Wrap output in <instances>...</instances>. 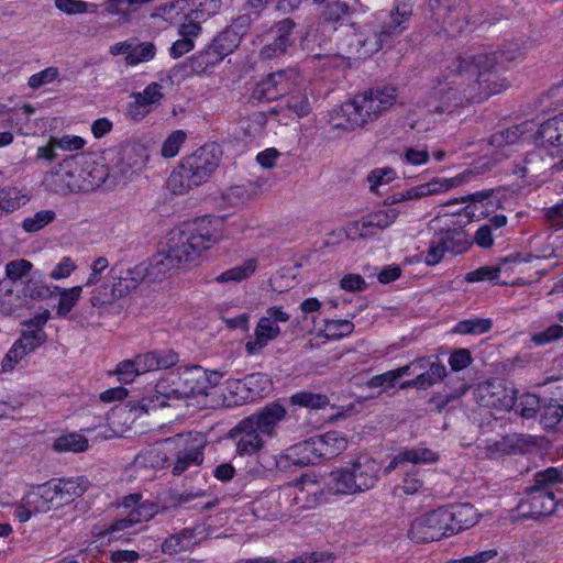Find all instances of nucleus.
I'll use <instances>...</instances> for the list:
<instances>
[{"label":"nucleus","instance_id":"59","mask_svg":"<svg viewBox=\"0 0 563 563\" xmlns=\"http://www.w3.org/2000/svg\"><path fill=\"white\" fill-rule=\"evenodd\" d=\"M32 267V263L26 260H14L5 265V276L11 282H16L25 277L31 272Z\"/></svg>","mask_w":563,"mask_h":563},{"label":"nucleus","instance_id":"43","mask_svg":"<svg viewBox=\"0 0 563 563\" xmlns=\"http://www.w3.org/2000/svg\"><path fill=\"white\" fill-rule=\"evenodd\" d=\"M290 402L294 406L321 409L329 405L330 400L325 395L320 393H312L310 390H301L290 397Z\"/></svg>","mask_w":563,"mask_h":563},{"label":"nucleus","instance_id":"52","mask_svg":"<svg viewBox=\"0 0 563 563\" xmlns=\"http://www.w3.org/2000/svg\"><path fill=\"white\" fill-rule=\"evenodd\" d=\"M56 219L53 210H41L32 217L25 218L22 222V229L27 233H35Z\"/></svg>","mask_w":563,"mask_h":563},{"label":"nucleus","instance_id":"7","mask_svg":"<svg viewBox=\"0 0 563 563\" xmlns=\"http://www.w3.org/2000/svg\"><path fill=\"white\" fill-rule=\"evenodd\" d=\"M110 273L111 283L98 285L90 292L89 301L93 308L108 310L119 299L137 288L129 268L117 274L115 268L112 267Z\"/></svg>","mask_w":563,"mask_h":563},{"label":"nucleus","instance_id":"53","mask_svg":"<svg viewBox=\"0 0 563 563\" xmlns=\"http://www.w3.org/2000/svg\"><path fill=\"white\" fill-rule=\"evenodd\" d=\"M541 423L544 429L554 428L563 417V404H559L556 400L551 399L548 404H544L541 408Z\"/></svg>","mask_w":563,"mask_h":563},{"label":"nucleus","instance_id":"19","mask_svg":"<svg viewBox=\"0 0 563 563\" xmlns=\"http://www.w3.org/2000/svg\"><path fill=\"white\" fill-rule=\"evenodd\" d=\"M519 507L525 517L539 518L550 516L556 508L554 493L539 486L531 487Z\"/></svg>","mask_w":563,"mask_h":563},{"label":"nucleus","instance_id":"35","mask_svg":"<svg viewBox=\"0 0 563 563\" xmlns=\"http://www.w3.org/2000/svg\"><path fill=\"white\" fill-rule=\"evenodd\" d=\"M313 95L307 85L300 88L297 92L290 91L285 101L286 108L295 113L298 118L308 115L312 110Z\"/></svg>","mask_w":563,"mask_h":563},{"label":"nucleus","instance_id":"61","mask_svg":"<svg viewBox=\"0 0 563 563\" xmlns=\"http://www.w3.org/2000/svg\"><path fill=\"white\" fill-rule=\"evenodd\" d=\"M23 294L33 300H43L53 296L54 288L31 279L24 285Z\"/></svg>","mask_w":563,"mask_h":563},{"label":"nucleus","instance_id":"9","mask_svg":"<svg viewBox=\"0 0 563 563\" xmlns=\"http://www.w3.org/2000/svg\"><path fill=\"white\" fill-rule=\"evenodd\" d=\"M432 16L448 34L462 33L468 25V12L465 0H435Z\"/></svg>","mask_w":563,"mask_h":563},{"label":"nucleus","instance_id":"47","mask_svg":"<svg viewBox=\"0 0 563 563\" xmlns=\"http://www.w3.org/2000/svg\"><path fill=\"white\" fill-rule=\"evenodd\" d=\"M224 57L217 48L210 43L205 49L198 52L191 57L194 68L199 71H205L208 67H213L219 64Z\"/></svg>","mask_w":563,"mask_h":563},{"label":"nucleus","instance_id":"57","mask_svg":"<svg viewBox=\"0 0 563 563\" xmlns=\"http://www.w3.org/2000/svg\"><path fill=\"white\" fill-rule=\"evenodd\" d=\"M25 203V197L21 196L16 190H1L0 191V217L2 212L10 213L19 209Z\"/></svg>","mask_w":563,"mask_h":563},{"label":"nucleus","instance_id":"51","mask_svg":"<svg viewBox=\"0 0 563 563\" xmlns=\"http://www.w3.org/2000/svg\"><path fill=\"white\" fill-rule=\"evenodd\" d=\"M163 86L157 82H151L142 92L132 95L135 104L139 107H147L158 104L164 97Z\"/></svg>","mask_w":563,"mask_h":563},{"label":"nucleus","instance_id":"8","mask_svg":"<svg viewBox=\"0 0 563 563\" xmlns=\"http://www.w3.org/2000/svg\"><path fill=\"white\" fill-rule=\"evenodd\" d=\"M409 534L417 542H431L451 536L445 507H440L417 518L411 523Z\"/></svg>","mask_w":563,"mask_h":563},{"label":"nucleus","instance_id":"62","mask_svg":"<svg viewBox=\"0 0 563 563\" xmlns=\"http://www.w3.org/2000/svg\"><path fill=\"white\" fill-rule=\"evenodd\" d=\"M114 374L121 384H131L141 375L133 360H125L117 365Z\"/></svg>","mask_w":563,"mask_h":563},{"label":"nucleus","instance_id":"28","mask_svg":"<svg viewBox=\"0 0 563 563\" xmlns=\"http://www.w3.org/2000/svg\"><path fill=\"white\" fill-rule=\"evenodd\" d=\"M295 27V22L290 19H285L280 21L276 29L273 31L274 40L271 43H267L261 49V56L265 59H271L273 57H277L284 54L289 46L292 45L294 41L290 37V34Z\"/></svg>","mask_w":563,"mask_h":563},{"label":"nucleus","instance_id":"22","mask_svg":"<svg viewBox=\"0 0 563 563\" xmlns=\"http://www.w3.org/2000/svg\"><path fill=\"white\" fill-rule=\"evenodd\" d=\"M474 176L473 170L464 172L453 178H434L429 183H424L421 185H418L416 187H412L406 191H402L404 194V200H412L418 199L421 197H427L430 195H438L444 191H448L454 187H457L466 181H470L471 178Z\"/></svg>","mask_w":563,"mask_h":563},{"label":"nucleus","instance_id":"34","mask_svg":"<svg viewBox=\"0 0 563 563\" xmlns=\"http://www.w3.org/2000/svg\"><path fill=\"white\" fill-rule=\"evenodd\" d=\"M519 254H512L506 256L497 263L495 266H482L475 271H472L466 274L465 280L468 283H476L483 280H496L503 271H507V265L509 263H518Z\"/></svg>","mask_w":563,"mask_h":563},{"label":"nucleus","instance_id":"33","mask_svg":"<svg viewBox=\"0 0 563 563\" xmlns=\"http://www.w3.org/2000/svg\"><path fill=\"white\" fill-rule=\"evenodd\" d=\"M527 445L526 439L517 433L509 434L486 446V456L498 459L506 454L523 452Z\"/></svg>","mask_w":563,"mask_h":563},{"label":"nucleus","instance_id":"63","mask_svg":"<svg viewBox=\"0 0 563 563\" xmlns=\"http://www.w3.org/2000/svg\"><path fill=\"white\" fill-rule=\"evenodd\" d=\"M563 338V327L560 324H552L543 331L537 332L531 336V341L536 345H545Z\"/></svg>","mask_w":563,"mask_h":563},{"label":"nucleus","instance_id":"46","mask_svg":"<svg viewBox=\"0 0 563 563\" xmlns=\"http://www.w3.org/2000/svg\"><path fill=\"white\" fill-rule=\"evenodd\" d=\"M406 459V463L413 465H429L435 464L440 456L437 452L429 448H411L401 449Z\"/></svg>","mask_w":563,"mask_h":563},{"label":"nucleus","instance_id":"38","mask_svg":"<svg viewBox=\"0 0 563 563\" xmlns=\"http://www.w3.org/2000/svg\"><path fill=\"white\" fill-rule=\"evenodd\" d=\"M437 235L443 242V245L448 252L460 254L463 253L468 246L466 234L461 229H441L439 232H437Z\"/></svg>","mask_w":563,"mask_h":563},{"label":"nucleus","instance_id":"49","mask_svg":"<svg viewBox=\"0 0 563 563\" xmlns=\"http://www.w3.org/2000/svg\"><path fill=\"white\" fill-rule=\"evenodd\" d=\"M256 269V261L251 258L243 264L232 267L217 277V282H241L251 276Z\"/></svg>","mask_w":563,"mask_h":563},{"label":"nucleus","instance_id":"14","mask_svg":"<svg viewBox=\"0 0 563 563\" xmlns=\"http://www.w3.org/2000/svg\"><path fill=\"white\" fill-rule=\"evenodd\" d=\"M302 485V476L295 484L283 489H272L264 494L257 501V507L267 508V516L275 518L282 515L284 506H295L297 510L312 509L313 507H306L305 501L296 498Z\"/></svg>","mask_w":563,"mask_h":563},{"label":"nucleus","instance_id":"21","mask_svg":"<svg viewBox=\"0 0 563 563\" xmlns=\"http://www.w3.org/2000/svg\"><path fill=\"white\" fill-rule=\"evenodd\" d=\"M231 437L236 439V452L240 455H252L264 446V434L260 432L247 417L242 419L232 430Z\"/></svg>","mask_w":563,"mask_h":563},{"label":"nucleus","instance_id":"13","mask_svg":"<svg viewBox=\"0 0 563 563\" xmlns=\"http://www.w3.org/2000/svg\"><path fill=\"white\" fill-rule=\"evenodd\" d=\"M166 445L176 451V461L173 468L175 475H180L190 466L202 463L201 444L191 434H177L164 441Z\"/></svg>","mask_w":563,"mask_h":563},{"label":"nucleus","instance_id":"48","mask_svg":"<svg viewBox=\"0 0 563 563\" xmlns=\"http://www.w3.org/2000/svg\"><path fill=\"white\" fill-rule=\"evenodd\" d=\"M529 124V122H525L520 125H515L493 134L490 137V144L497 147L507 144H515L522 137Z\"/></svg>","mask_w":563,"mask_h":563},{"label":"nucleus","instance_id":"42","mask_svg":"<svg viewBox=\"0 0 563 563\" xmlns=\"http://www.w3.org/2000/svg\"><path fill=\"white\" fill-rule=\"evenodd\" d=\"M87 178L81 180V191H91L100 187L108 177V170L104 165L88 159L86 165Z\"/></svg>","mask_w":563,"mask_h":563},{"label":"nucleus","instance_id":"2","mask_svg":"<svg viewBox=\"0 0 563 563\" xmlns=\"http://www.w3.org/2000/svg\"><path fill=\"white\" fill-rule=\"evenodd\" d=\"M380 464L369 455L362 454L342 467L317 478L302 476V485L297 499L306 507H317L328 500L329 496H347L367 492L379 481Z\"/></svg>","mask_w":563,"mask_h":563},{"label":"nucleus","instance_id":"5","mask_svg":"<svg viewBox=\"0 0 563 563\" xmlns=\"http://www.w3.org/2000/svg\"><path fill=\"white\" fill-rule=\"evenodd\" d=\"M220 163V148L217 144H206L183 158L179 166L168 177V188L177 195L206 183Z\"/></svg>","mask_w":563,"mask_h":563},{"label":"nucleus","instance_id":"1","mask_svg":"<svg viewBox=\"0 0 563 563\" xmlns=\"http://www.w3.org/2000/svg\"><path fill=\"white\" fill-rule=\"evenodd\" d=\"M497 55L455 56L438 76L426 102L430 113L451 114L457 108L482 102L508 87L497 77Z\"/></svg>","mask_w":563,"mask_h":563},{"label":"nucleus","instance_id":"54","mask_svg":"<svg viewBox=\"0 0 563 563\" xmlns=\"http://www.w3.org/2000/svg\"><path fill=\"white\" fill-rule=\"evenodd\" d=\"M424 481L421 472L416 468L407 471L398 485V488L406 495H415L422 490Z\"/></svg>","mask_w":563,"mask_h":563},{"label":"nucleus","instance_id":"40","mask_svg":"<svg viewBox=\"0 0 563 563\" xmlns=\"http://www.w3.org/2000/svg\"><path fill=\"white\" fill-rule=\"evenodd\" d=\"M195 543L194 531L185 529L180 533L167 538L162 544V551L166 554H176L187 551Z\"/></svg>","mask_w":563,"mask_h":563},{"label":"nucleus","instance_id":"25","mask_svg":"<svg viewBox=\"0 0 563 563\" xmlns=\"http://www.w3.org/2000/svg\"><path fill=\"white\" fill-rule=\"evenodd\" d=\"M286 409L282 405L272 404L247 418L262 434L273 438L277 433L279 423L286 418Z\"/></svg>","mask_w":563,"mask_h":563},{"label":"nucleus","instance_id":"32","mask_svg":"<svg viewBox=\"0 0 563 563\" xmlns=\"http://www.w3.org/2000/svg\"><path fill=\"white\" fill-rule=\"evenodd\" d=\"M280 334V328L272 324L261 318L255 327L254 339L245 343V351L249 355L260 353L269 341L275 340Z\"/></svg>","mask_w":563,"mask_h":563},{"label":"nucleus","instance_id":"44","mask_svg":"<svg viewBox=\"0 0 563 563\" xmlns=\"http://www.w3.org/2000/svg\"><path fill=\"white\" fill-rule=\"evenodd\" d=\"M156 55V46L152 42L134 43L132 41L131 51L129 56H125L128 65L136 66L141 63L152 60Z\"/></svg>","mask_w":563,"mask_h":563},{"label":"nucleus","instance_id":"41","mask_svg":"<svg viewBox=\"0 0 563 563\" xmlns=\"http://www.w3.org/2000/svg\"><path fill=\"white\" fill-rule=\"evenodd\" d=\"M88 440L78 433H68L58 437L53 444L56 452H84L88 449Z\"/></svg>","mask_w":563,"mask_h":563},{"label":"nucleus","instance_id":"10","mask_svg":"<svg viewBox=\"0 0 563 563\" xmlns=\"http://www.w3.org/2000/svg\"><path fill=\"white\" fill-rule=\"evenodd\" d=\"M180 267L172 258V256L162 247L154 254L148 262L141 263L132 268H129L136 286L146 280L150 283L162 282L170 277Z\"/></svg>","mask_w":563,"mask_h":563},{"label":"nucleus","instance_id":"27","mask_svg":"<svg viewBox=\"0 0 563 563\" xmlns=\"http://www.w3.org/2000/svg\"><path fill=\"white\" fill-rule=\"evenodd\" d=\"M183 397L177 389H172L169 393L162 394L157 389H147V394L142 397L137 402H130L131 410L148 413L164 407H178Z\"/></svg>","mask_w":563,"mask_h":563},{"label":"nucleus","instance_id":"18","mask_svg":"<svg viewBox=\"0 0 563 563\" xmlns=\"http://www.w3.org/2000/svg\"><path fill=\"white\" fill-rule=\"evenodd\" d=\"M140 499L139 495H130L124 498L123 507L130 510L124 518L119 519L111 526L110 532L125 530L154 517L157 512V506L147 500L140 503Z\"/></svg>","mask_w":563,"mask_h":563},{"label":"nucleus","instance_id":"39","mask_svg":"<svg viewBox=\"0 0 563 563\" xmlns=\"http://www.w3.org/2000/svg\"><path fill=\"white\" fill-rule=\"evenodd\" d=\"M84 286H75L71 288L60 289L54 286V290L59 292V300L56 309V314L59 318H66L71 309L77 305L81 297Z\"/></svg>","mask_w":563,"mask_h":563},{"label":"nucleus","instance_id":"60","mask_svg":"<svg viewBox=\"0 0 563 563\" xmlns=\"http://www.w3.org/2000/svg\"><path fill=\"white\" fill-rule=\"evenodd\" d=\"M186 140V134L181 130L174 131L163 143L161 153L164 157L169 158L177 155L180 146Z\"/></svg>","mask_w":563,"mask_h":563},{"label":"nucleus","instance_id":"55","mask_svg":"<svg viewBox=\"0 0 563 563\" xmlns=\"http://www.w3.org/2000/svg\"><path fill=\"white\" fill-rule=\"evenodd\" d=\"M221 7V0H192L191 18L205 21L217 14Z\"/></svg>","mask_w":563,"mask_h":563},{"label":"nucleus","instance_id":"4","mask_svg":"<svg viewBox=\"0 0 563 563\" xmlns=\"http://www.w3.org/2000/svg\"><path fill=\"white\" fill-rule=\"evenodd\" d=\"M396 89L393 87L369 89L362 95H357L340 107L338 112V119L340 120L334 123V126L344 130L364 128L390 109L396 101Z\"/></svg>","mask_w":563,"mask_h":563},{"label":"nucleus","instance_id":"37","mask_svg":"<svg viewBox=\"0 0 563 563\" xmlns=\"http://www.w3.org/2000/svg\"><path fill=\"white\" fill-rule=\"evenodd\" d=\"M241 41V33L236 31L235 25H231L217 35L211 44L213 48H217L219 53L225 57L239 47Z\"/></svg>","mask_w":563,"mask_h":563},{"label":"nucleus","instance_id":"12","mask_svg":"<svg viewBox=\"0 0 563 563\" xmlns=\"http://www.w3.org/2000/svg\"><path fill=\"white\" fill-rule=\"evenodd\" d=\"M391 40L382 23H369L361 31L351 35L349 47L351 52L357 54L358 57L366 58L378 52L384 44H387Z\"/></svg>","mask_w":563,"mask_h":563},{"label":"nucleus","instance_id":"24","mask_svg":"<svg viewBox=\"0 0 563 563\" xmlns=\"http://www.w3.org/2000/svg\"><path fill=\"white\" fill-rule=\"evenodd\" d=\"M537 143L551 155L563 150V112L542 123L537 132Z\"/></svg>","mask_w":563,"mask_h":563},{"label":"nucleus","instance_id":"20","mask_svg":"<svg viewBox=\"0 0 563 563\" xmlns=\"http://www.w3.org/2000/svg\"><path fill=\"white\" fill-rule=\"evenodd\" d=\"M399 213L400 211L396 208L377 210L351 223L350 230H355L358 238L366 239L390 227Z\"/></svg>","mask_w":563,"mask_h":563},{"label":"nucleus","instance_id":"56","mask_svg":"<svg viewBox=\"0 0 563 563\" xmlns=\"http://www.w3.org/2000/svg\"><path fill=\"white\" fill-rule=\"evenodd\" d=\"M490 54L497 55V77H499V70L501 69V65L499 63V58H503L507 62H517L522 59L526 55V47L522 43L519 42H510L504 46L500 52H492Z\"/></svg>","mask_w":563,"mask_h":563},{"label":"nucleus","instance_id":"6","mask_svg":"<svg viewBox=\"0 0 563 563\" xmlns=\"http://www.w3.org/2000/svg\"><path fill=\"white\" fill-rule=\"evenodd\" d=\"M405 375H416V378L401 384L400 387L433 386L442 383L446 376V367L440 361L420 357L397 369L372 377L368 387H393L395 382Z\"/></svg>","mask_w":563,"mask_h":563},{"label":"nucleus","instance_id":"36","mask_svg":"<svg viewBox=\"0 0 563 563\" xmlns=\"http://www.w3.org/2000/svg\"><path fill=\"white\" fill-rule=\"evenodd\" d=\"M145 164L143 150L137 146H126L121 152L118 168L123 177H129L140 170Z\"/></svg>","mask_w":563,"mask_h":563},{"label":"nucleus","instance_id":"17","mask_svg":"<svg viewBox=\"0 0 563 563\" xmlns=\"http://www.w3.org/2000/svg\"><path fill=\"white\" fill-rule=\"evenodd\" d=\"M321 462L319 456L317 442L313 438L297 443L290 446L285 454L274 457V463H266V467L272 470L276 467L283 470L288 467L290 464L297 466H306L310 464H318Z\"/></svg>","mask_w":563,"mask_h":563},{"label":"nucleus","instance_id":"30","mask_svg":"<svg viewBox=\"0 0 563 563\" xmlns=\"http://www.w3.org/2000/svg\"><path fill=\"white\" fill-rule=\"evenodd\" d=\"M413 4L410 0L398 1L389 12V21L382 24L391 38L399 36L406 29L407 22L412 15Z\"/></svg>","mask_w":563,"mask_h":563},{"label":"nucleus","instance_id":"15","mask_svg":"<svg viewBox=\"0 0 563 563\" xmlns=\"http://www.w3.org/2000/svg\"><path fill=\"white\" fill-rule=\"evenodd\" d=\"M54 503V493L48 483L37 486L22 497L21 501L16 505L15 517L20 522H26L33 515L57 508Z\"/></svg>","mask_w":563,"mask_h":563},{"label":"nucleus","instance_id":"11","mask_svg":"<svg viewBox=\"0 0 563 563\" xmlns=\"http://www.w3.org/2000/svg\"><path fill=\"white\" fill-rule=\"evenodd\" d=\"M77 156L66 157L45 176L44 185L48 190L59 195L81 191V181L76 175L79 170Z\"/></svg>","mask_w":563,"mask_h":563},{"label":"nucleus","instance_id":"3","mask_svg":"<svg viewBox=\"0 0 563 563\" xmlns=\"http://www.w3.org/2000/svg\"><path fill=\"white\" fill-rule=\"evenodd\" d=\"M222 224L223 221L220 218L195 219L172 230L163 247L181 268L220 241Z\"/></svg>","mask_w":563,"mask_h":563},{"label":"nucleus","instance_id":"50","mask_svg":"<svg viewBox=\"0 0 563 563\" xmlns=\"http://www.w3.org/2000/svg\"><path fill=\"white\" fill-rule=\"evenodd\" d=\"M490 319H466L456 323L452 329V333L455 334H483L492 329Z\"/></svg>","mask_w":563,"mask_h":563},{"label":"nucleus","instance_id":"23","mask_svg":"<svg viewBox=\"0 0 563 563\" xmlns=\"http://www.w3.org/2000/svg\"><path fill=\"white\" fill-rule=\"evenodd\" d=\"M212 393H208L207 389H190L194 397H209L213 396L216 399L210 404L211 407L223 406L232 408L235 406H242L249 402H253L257 398V394L253 393V389H210Z\"/></svg>","mask_w":563,"mask_h":563},{"label":"nucleus","instance_id":"29","mask_svg":"<svg viewBox=\"0 0 563 563\" xmlns=\"http://www.w3.org/2000/svg\"><path fill=\"white\" fill-rule=\"evenodd\" d=\"M445 509L452 534L473 527L479 519L478 511L470 504L452 505Z\"/></svg>","mask_w":563,"mask_h":563},{"label":"nucleus","instance_id":"45","mask_svg":"<svg viewBox=\"0 0 563 563\" xmlns=\"http://www.w3.org/2000/svg\"><path fill=\"white\" fill-rule=\"evenodd\" d=\"M516 404L512 407L517 413L522 416L523 418H531L534 416L537 410H540V399L536 394L532 393H523L520 396H517V391H515Z\"/></svg>","mask_w":563,"mask_h":563},{"label":"nucleus","instance_id":"64","mask_svg":"<svg viewBox=\"0 0 563 563\" xmlns=\"http://www.w3.org/2000/svg\"><path fill=\"white\" fill-rule=\"evenodd\" d=\"M538 485L563 483V464L560 467H548L534 475Z\"/></svg>","mask_w":563,"mask_h":563},{"label":"nucleus","instance_id":"31","mask_svg":"<svg viewBox=\"0 0 563 563\" xmlns=\"http://www.w3.org/2000/svg\"><path fill=\"white\" fill-rule=\"evenodd\" d=\"M319 456L328 460L338 456L347 448V438L340 431H329L314 437Z\"/></svg>","mask_w":563,"mask_h":563},{"label":"nucleus","instance_id":"58","mask_svg":"<svg viewBox=\"0 0 563 563\" xmlns=\"http://www.w3.org/2000/svg\"><path fill=\"white\" fill-rule=\"evenodd\" d=\"M59 76V70L57 67L51 66L45 68L44 70L32 75L27 79V86L33 89H40L41 87L55 81Z\"/></svg>","mask_w":563,"mask_h":563},{"label":"nucleus","instance_id":"26","mask_svg":"<svg viewBox=\"0 0 563 563\" xmlns=\"http://www.w3.org/2000/svg\"><path fill=\"white\" fill-rule=\"evenodd\" d=\"M48 485L54 493V504L58 508L81 496L88 489L89 481L84 476H79L76 478L51 482Z\"/></svg>","mask_w":563,"mask_h":563},{"label":"nucleus","instance_id":"16","mask_svg":"<svg viewBox=\"0 0 563 563\" xmlns=\"http://www.w3.org/2000/svg\"><path fill=\"white\" fill-rule=\"evenodd\" d=\"M298 79L295 69L279 70L267 76L256 85L254 97L258 100L273 101L290 93Z\"/></svg>","mask_w":563,"mask_h":563}]
</instances>
